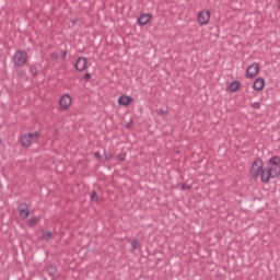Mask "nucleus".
I'll return each mask as SVG.
<instances>
[{
	"instance_id": "f257e3e1",
	"label": "nucleus",
	"mask_w": 280,
	"mask_h": 280,
	"mask_svg": "<svg viewBox=\"0 0 280 280\" xmlns=\"http://www.w3.org/2000/svg\"><path fill=\"white\" fill-rule=\"evenodd\" d=\"M280 174V158L273 156L268 161V168H264V161L257 159L249 170L252 178H259L262 183H270V178H277Z\"/></svg>"
},
{
	"instance_id": "f03ea898",
	"label": "nucleus",
	"mask_w": 280,
	"mask_h": 280,
	"mask_svg": "<svg viewBox=\"0 0 280 280\" xmlns=\"http://www.w3.org/2000/svg\"><path fill=\"white\" fill-rule=\"evenodd\" d=\"M37 139H40V132L34 131V132H28L21 138V143L23 148H30L32 143H34Z\"/></svg>"
},
{
	"instance_id": "7ed1b4c3",
	"label": "nucleus",
	"mask_w": 280,
	"mask_h": 280,
	"mask_svg": "<svg viewBox=\"0 0 280 280\" xmlns=\"http://www.w3.org/2000/svg\"><path fill=\"white\" fill-rule=\"evenodd\" d=\"M73 105V97L70 96L69 93H65L59 98V107L60 110H69Z\"/></svg>"
},
{
	"instance_id": "20e7f679",
	"label": "nucleus",
	"mask_w": 280,
	"mask_h": 280,
	"mask_svg": "<svg viewBox=\"0 0 280 280\" xmlns=\"http://www.w3.org/2000/svg\"><path fill=\"white\" fill-rule=\"evenodd\" d=\"M27 54L23 50H19L15 52L13 57V65L15 67H24L27 63Z\"/></svg>"
},
{
	"instance_id": "39448f33",
	"label": "nucleus",
	"mask_w": 280,
	"mask_h": 280,
	"mask_svg": "<svg viewBox=\"0 0 280 280\" xmlns=\"http://www.w3.org/2000/svg\"><path fill=\"white\" fill-rule=\"evenodd\" d=\"M198 23L200 25H209V21H211V11L202 10L198 13Z\"/></svg>"
},
{
	"instance_id": "423d86ee",
	"label": "nucleus",
	"mask_w": 280,
	"mask_h": 280,
	"mask_svg": "<svg viewBox=\"0 0 280 280\" xmlns=\"http://www.w3.org/2000/svg\"><path fill=\"white\" fill-rule=\"evenodd\" d=\"M259 63H252L247 67L246 78H249L250 80H253V78H257V75H259Z\"/></svg>"
},
{
	"instance_id": "0eeeda50",
	"label": "nucleus",
	"mask_w": 280,
	"mask_h": 280,
	"mask_svg": "<svg viewBox=\"0 0 280 280\" xmlns=\"http://www.w3.org/2000/svg\"><path fill=\"white\" fill-rule=\"evenodd\" d=\"M265 88H266V80L264 78H258L254 81V84H253L254 91L261 93V91H264Z\"/></svg>"
},
{
	"instance_id": "6e6552de",
	"label": "nucleus",
	"mask_w": 280,
	"mask_h": 280,
	"mask_svg": "<svg viewBox=\"0 0 280 280\" xmlns=\"http://www.w3.org/2000/svg\"><path fill=\"white\" fill-rule=\"evenodd\" d=\"M152 21V14L151 13H141L138 19V24L143 26L148 25Z\"/></svg>"
},
{
	"instance_id": "1a4fd4ad",
	"label": "nucleus",
	"mask_w": 280,
	"mask_h": 280,
	"mask_svg": "<svg viewBox=\"0 0 280 280\" xmlns=\"http://www.w3.org/2000/svg\"><path fill=\"white\" fill-rule=\"evenodd\" d=\"M88 65H89V61L86 60V58L81 57L77 60L75 69L77 71H84Z\"/></svg>"
},
{
	"instance_id": "9d476101",
	"label": "nucleus",
	"mask_w": 280,
	"mask_h": 280,
	"mask_svg": "<svg viewBox=\"0 0 280 280\" xmlns=\"http://www.w3.org/2000/svg\"><path fill=\"white\" fill-rule=\"evenodd\" d=\"M132 102H135V98H132L131 96H128V95H121L118 98V104L120 106H130V104H132Z\"/></svg>"
},
{
	"instance_id": "9b49d317",
	"label": "nucleus",
	"mask_w": 280,
	"mask_h": 280,
	"mask_svg": "<svg viewBox=\"0 0 280 280\" xmlns=\"http://www.w3.org/2000/svg\"><path fill=\"white\" fill-rule=\"evenodd\" d=\"M241 86L242 83H240V81H233L232 83H230L228 91H230V93H237Z\"/></svg>"
},
{
	"instance_id": "f8f14e48",
	"label": "nucleus",
	"mask_w": 280,
	"mask_h": 280,
	"mask_svg": "<svg viewBox=\"0 0 280 280\" xmlns=\"http://www.w3.org/2000/svg\"><path fill=\"white\" fill-rule=\"evenodd\" d=\"M19 211H20L21 218H23L24 220H26V218H30V208L27 206L21 207Z\"/></svg>"
},
{
	"instance_id": "ddd939ff",
	"label": "nucleus",
	"mask_w": 280,
	"mask_h": 280,
	"mask_svg": "<svg viewBox=\"0 0 280 280\" xmlns=\"http://www.w3.org/2000/svg\"><path fill=\"white\" fill-rule=\"evenodd\" d=\"M38 221H39L38 217H33L28 220V224H30V226H34V225L38 224Z\"/></svg>"
},
{
	"instance_id": "4468645a",
	"label": "nucleus",
	"mask_w": 280,
	"mask_h": 280,
	"mask_svg": "<svg viewBox=\"0 0 280 280\" xmlns=\"http://www.w3.org/2000/svg\"><path fill=\"white\" fill-rule=\"evenodd\" d=\"M50 237H51V232L50 231H46L42 235V240H45L46 242H49Z\"/></svg>"
},
{
	"instance_id": "2eb2a0df",
	"label": "nucleus",
	"mask_w": 280,
	"mask_h": 280,
	"mask_svg": "<svg viewBox=\"0 0 280 280\" xmlns=\"http://www.w3.org/2000/svg\"><path fill=\"white\" fill-rule=\"evenodd\" d=\"M139 246H140V243H139L138 240L131 241V248H132L133 250H137V248H139Z\"/></svg>"
},
{
	"instance_id": "dca6fc26",
	"label": "nucleus",
	"mask_w": 280,
	"mask_h": 280,
	"mask_svg": "<svg viewBox=\"0 0 280 280\" xmlns=\"http://www.w3.org/2000/svg\"><path fill=\"white\" fill-rule=\"evenodd\" d=\"M252 108H255L256 110H259V108H261V104H259V102H254L250 104Z\"/></svg>"
},
{
	"instance_id": "f3484780",
	"label": "nucleus",
	"mask_w": 280,
	"mask_h": 280,
	"mask_svg": "<svg viewBox=\"0 0 280 280\" xmlns=\"http://www.w3.org/2000/svg\"><path fill=\"white\" fill-rule=\"evenodd\" d=\"M91 200H93V202H97V192L93 191L91 195Z\"/></svg>"
},
{
	"instance_id": "a211bd4d",
	"label": "nucleus",
	"mask_w": 280,
	"mask_h": 280,
	"mask_svg": "<svg viewBox=\"0 0 280 280\" xmlns=\"http://www.w3.org/2000/svg\"><path fill=\"white\" fill-rule=\"evenodd\" d=\"M119 161H126V153H120L118 155Z\"/></svg>"
},
{
	"instance_id": "6ab92c4d",
	"label": "nucleus",
	"mask_w": 280,
	"mask_h": 280,
	"mask_svg": "<svg viewBox=\"0 0 280 280\" xmlns=\"http://www.w3.org/2000/svg\"><path fill=\"white\" fill-rule=\"evenodd\" d=\"M183 191H187V189H191V186L182 185Z\"/></svg>"
},
{
	"instance_id": "aec40b11",
	"label": "nucleus",
	"mask_w": 280,
	"mask_h": 280,
	"mask_svg": "<svg viewBox=\"0 0 280 280\" xmlns=\"http://www.w3.org/2000/svg\"><path fill=\"white\" fill-rule=\"evenodd\" d=\"M31 73H32V75H36V68L35 67L31 68Z\"/></svg>"
},
{
	"instance_id": "412c9836",
	"label": "nucleus",
	"mask_w": 280,
	"mask_h": 280,
	"mask_svg": "<svg viewBox=\"0 0 280 280\" xmlns=\"http://www.w3.org/2000/svg\"><path fill=\"white\" fill-rule=\"evenodd\" d=\"M85 79H86V80H90V79H91V74L86 73V74H85Z\"/></svg>"
},
{
	"instance_id": "4be33fe9",
	"label": "nucleus",
	"mask_w": 280,
	"mask_h": 280,
	"mask_svg": "<svg viewBox=\"0 0 280 280\" xmlns=\"http://www.w3.org/2000/svg\"><path fill=\"white\" fill-rule=\"evenodd\" d=\"M127 128H130V124H127Z\"/></svg>"
},
{
	"instance_id": "5701e85b",
	"label": "nucleus",
	"mask_w": 280,
	"mask_h": 280,
	"mask_svg": "<svg viewBox=\"0 0 280 280\" xmlns=\"http://www.w3.org/2000/svg\"><path fill=\"white\" fill-rule=\"evenodd\" d=\"M278 3H279V8H280V0H278Z\"/></svg>"
},
{
	"instance_id": "b1692460",
	"label": "nucleus",
	"mask_w": 280,
	"mask_h": 280,
	"mask_svg": "<svg viewBox=\"0 0 280 280\" xmlns=\"http://www.w3.org/2000/svg\"><path fill=\"white\" fill-rule=\"evenodd\" d=\"M2 141H1V138H0V145H1Z\"/></svg>"
}]
</instances>
